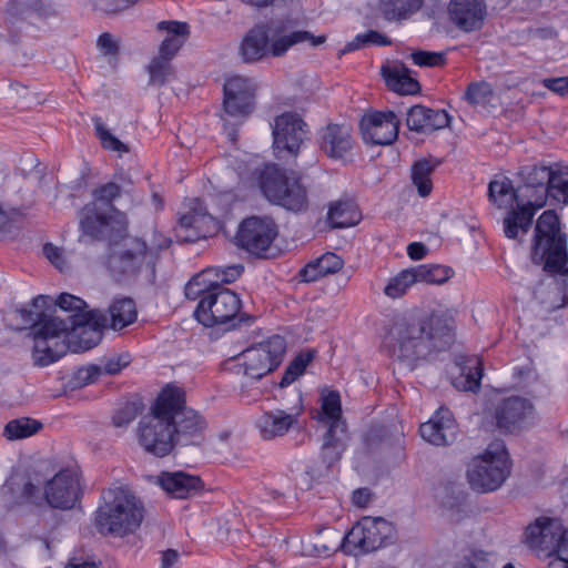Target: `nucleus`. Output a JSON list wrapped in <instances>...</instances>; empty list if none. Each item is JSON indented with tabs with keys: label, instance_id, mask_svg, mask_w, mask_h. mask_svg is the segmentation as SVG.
Masks as SVG:
<instances>
[{
	"label": "nucleus",
	"instance_id": "obj_29",
	"mask_svg": "<svg viewBox=\"0 0 568 568\" xmlns=\"http://www.w3.org/2000/svg\"><path fill=\"white\" fill-rule=\"evenodd\" d=\"M214 219L207 213L189 212L179 220L178 239L181 242L194 243L206 239L212 233Z\"/></svg>",
	"mask_w": 568,
	"mask_h": 568
},
{
	"label": "nucleus",
	"instance_id": "obj_30",
	"mask_svg": "<svg viewBox=\"0 0 568 568\" xmlns=\"http://www.w3.org/2000/svg\"><path fill=\"white\" fill-rule=\"evenodd\" d=\"M271 203L295 213L306 211L308 196L306 187L301 183V178L293 173Z\"/></svg>",
	"mask_w": 568,
	"mask_h": 568
},
{
	"label": "nucleus",
	"instance_id": "obj_51",
	"mask_svg": "<svg viewBox=\"0 0 568 568\" xmlns=\"http://www.w3.org/2000/svg\"><path fill=\"white\" fill-rule=\"evenodd\" d=\"M494 95L490 83L486 81L470 82L463 95V99L470 105H485Z\"/></svg>",
	"mask_w": 568,
	"mask_h": 568
},
{
	"label": "nucleus",
	"instance_id": "obj_28",
	"mask_svg": "<svg viewBox=\"0 0 568 568\" xmlns=\"http://www.w3.org/2000/svg\"><path fill=\"white\" fill-rule=\"evenodd\" d=\"M450 116L445 110H434L420 104L409 108L406 125L417 133H432L449 125Z\"/></svg>",
	"mask_w": 568,
	"mask_h": 568
},
{
	"label": "nucleus",
	"instance_id": "obj_42",
	"mask_svg": "<svg viewBox=\"0 0 568 568\" xmlns=\"http://www.w3.org/2000/svg\"><path fill=\"white\" fill-rule=\"evenodd\" d=\"M435 168L436 164H433L427 159L418 160L412 165V182L416 186L418 195L422 197H426L432 193L433 182L430 176Z\"/></svg>",
	"mask_w": 568,
	"mask_h": 568
},
{
	"label": "nucleus",
	"instance_id": "obj_21",
	"mask_svg": "<svg viewBox=\"0 0 568 568\" xmlns=\"http://www.w3.org/2000/svg\"><path fill=\"white\" fill-rule=\"evenodd\" d=\"M347 429H338V426L327 428L320 450L321 465L310 466L306 473L312 477L327 475L331 468L341 460L347 447Z\"/></svg>",
	"mask_w": 568,
	"mask_h": 568
},
{
	"label": "nucleus",
	"instance_id": "obj_34",
	"mask_svg": "<svg viewBox=\"0 0 568 568\" xmlns=\"http://www.w3.org/2000/svg\"><path fill=\"white\" fill-rule=\"evenodd\" d=\"M344 265V261L333 252H326L322 256L312 260L298 272L302 282L311 283L328 274L337 273Z\"/></svg>",
	"mask_w": 568,
	"mask_h": 568
},
{
	"label": "nucleus",
	"instance_id": "obj_35",
	"mask_svg": "<svg viewBox=\"0 0 568 568\" xmlns=\"http://www.w3.org/2000/svg\"><path fill=\"white\" fill-rule=\"evenodd\" d=\"M158 29L168 32L166 38L160 44L159 55L172 60L190 33L189 24L180 21H161L158 23Z\"/></svg>",
	"mask_w": 568,
	"mask_h": 568
},
{
	"label": "nucleus",
	"instance_id": "obj_17",
	"mask_svg": "<svg viewBox=\"0 0 568 568\" xmlns=\"http://www.w3.org/2000/svg\"><path fill=\"white\" fill-rule=\"evenodd\" d=\"M272 134L277 159L296 158L306 139L307 124L298 114L284 112L275 118Z\"/></svg>",
	"mask_w": 568,
	"mask_h": 568
},
{
	"label": "nucleus",
	"instance_id": "obj_4",
	"mask_svg": "<svg viewBox=\"0 0 568 568\" xmlns=\"http://www.w3.org/2000/svg\"><path fill=\"white\" fill-rule=\"evenodd\" d=\"M552 165L529 164L520 168L518 175L521 180L519 194L525 199V206L510 210L504 217L505 236L511 240L519 233L526 234L531 227L537 210L544 207L549 197V178Z\"/></svg>",
	"mask_w": 568,
	"mask_h": 568
},
{
	"label": "nucleus",
	"instance_id": "obj_52",
	"mask_svg": "<svg viewBox=\"0 0 568 568\" xmlns=\"http://www.w3.org/2000/svg\"><path fill=\"white\" fill-rule=\"evenodd\" d=\"M92 122L94 125L95 134L100 140V143L103 149L115 151L119 153H128L130 152L129 146L121 142L116 136H114L104 125L102 119L100 116H93Z\"/></svg>",
	"mask_w": 568,
	"mask_h": 568
},
{
	"label": "nucleus",
	"instance_id": "obj_39",
	"mask_svg": "<svg viewBox=\"0 0 568 568\" xmlns=\"http://www.w3.org/2000/svg\"><path fill=\"white\" fill-rule=\"evenodd\" d=\"M318 422L327 425V428L338 426V429H347V424L342 417V402L338 390H328L322 394Z\"/></svg>",
	"mask_w": 568,
	"mask_h": 568
},
{
	"label": "nucleus",
	"instance_id": "obj_44",
	"mask_svg": "<svg viewBox=\"0 0 568 568\" xmlns=\"http://www.w3.org/2000/svg\"><path fill=\"white\" fill-rule=\"evenodd\" d=\"M548 189L549 197L558 203L568 204V165L552 164Z\"/></svg>",
	"mask_w": 568,
	"mask_h": 568
},
{
	"label": "nucleus",
	"instance_id": "obj_9",
	"mask_svg": "<svg viewBox=\"0 0 568 568\" xmlns=\"http://www.w3.org/2000/svg\"><path fill=\"white\" fill-rule=\"evenodd\" d=\"M170 399H174L166 393H159L151 406V418L142 419L138 428L139 444L144 450L155 457H165L170 455L175 446L172 433V423L169 420V412L166 405Z\"/></svg>",
	"mask_w": 568,
	"mask_h": 568
},
{
	"label": "nucleus",
	"instance_id": "obj_25",
	"mask_svg": "<svg viewBox=\"0 0 568 568\" xmlns=\"http://www.w3.org/2000/svg\"><path fill=\"white\" fill-rule=\"evenodd\" d=\"M448 13L460 30L471 32L483 27L486 4L484 0H450Z\"/></svg>",
	"mask_w": 568,
	"mask_h": 568
},
{
	"label": "nucleus",
	"instance_id": "obj_37",
	"mask_svg": "<svg viewBox=\"0 0 568 568\" xmlns=\"http://www.w3.org/2000/svg\"><path fill=\"white\" fill-rule=\"evenodd\" d=\"M459 374L453 378L456 389L476 393L480 388L483 363L478 357H465L458 363Z\"/></svg>",
	"mask_w": 568,
	"mask_h": 568
},
{
	"label": "nucleus",
	"instance_id": "obj_38",
	"mask_svg": "<svg viewBox=\"0 0 568 568\" xmlns=\"http://www.w3.org/2000/svg\"><path fill=\"white\" fill-rule=\"evenodd\" d=\"M361 220L358 206L352 200H339L331 203L327 223L334 229H344L357 224Z\"/></svg>",
	"mask_w": 568,
	"mask_h": 568
},
{
	"label": "nucleus",
	"instance_id": "obj_22",
	"mask_svg": "<svg viewBox=\"0 0 568 568\" xmlns=\"http://www.w3.org/2000/svg\"><path fill=\"white\" fill-rule=\"evenodd\" d=\"M298 405L291 413L283 409L265 412L256 420V426L263 439L270 440L284 436L290 429L298 426V417L303 412L302 395L297 394Z\"/></svg>",
	"mask_w": 568,
	"mask_h": 568
},
{
	"label": "nucleus",
	"instance_id": "obj_15",
	"mask_svg": "<svg viewBox=\"0 0 568 568\" xmlns=\"http://www.w3.org/2000/svg\"><path fill=\"white\" fill-rule=\"evenodd\" d=\"M277 235L278 227L273 219L250 216L240 223L234 244L253 256L265 258Z\"/></svg>",
	"mask_w": 568,
	"mask_h": 568
},
{
	"label": "nucleus",
	"instance_id": "obj_61",
	"mask_svg": "<svg viewBox=\"0 0 568 568\" xmlns=\"http://www.w3.org/2000/svg\"><path fill=\"white\" fill-rule=\"evenodd\" d=\"M126 365H129L128 356H111L104 361L103 365H101L102 374L115 375Z\"/></svg>",
	"mask_w": 568,
	"mask_h": 568
},
{
	"label": "nucleus",
	"instance_id": "obj_24",
	"mask_svg": "<svg viewBox=\"0 0 568 568\" xmlns=\"http://www.w3.org/2000/svg\"><path fill=\"white\" fill-rule=\"evenodd\" d=\"M321 151L329 159L344 160L354 146L349 126L331 123L318 132Z\"/></svg>",
	"mask_w": 568,
	"mask_h": 568
},
{
	"label": "nucleus",
	"instance_id": "obj_14",
	"mask_svg": "<svg viewBox=\"0 0 568 568\" xmlns=\"http://www.w3.org/2000/svg\"><path fill=\"white\" fill-rule=\"evenodd\" d=\"M286 352V341L280 335H273L242 352L239 364L243 375L253 381H260L275 371L282 363Z\"/></svg>",
	"mask_w": 568,
	"mask_h": 568
},
{
	"label": "nucleus",
	"instance_id": "obj_31",
	"mask_svg": "<svg viewBox=\"0 0 568 568\" xmlns=\"http://www.w3.org/2000/svg\"><path fill=\"white\" fill-rule=\"evenodd\" d=\"M488 200L498 209L520 210V206L526 204L525 199L519 194V186L515 189L511 180L507 176L489 182Z\"/></svg>",
	"mask_w": 568,
	"mask_h": 568
},
{
	"label": "nucleus",
	"instance_id": "obj_47",
	"mask_svg": "<svg viewBox=\"0 0 568 568\" xmlns=\"http://www.w3.org/2000/svg\"><path fill=\"white\" fill-rule=\"evenodd\" d=\"M212 270H205L194 275L185 285V296L187 300H200L206 297L212 287L220 286L217 281L211 280Z\"/></svg>",
	"mask_w": 568,
	"mask_h": 568
},
{
	"label": "nucleus",
	"instance_id": "obj_63",
	"mask_svg": "<svg viewBox=\"0 0 568 568\" xmlns=\"http://www.w3.org/2000/svg\"><path fill=\"white\" fill-rule=\"evenodd\" d=\"M542 85L560 95L568 93V77L547 78L541 81Z\"/></svg>",
	"mask_w": 568,
	"mask_h": 568
},
{
	"label": "nucleus",
	"instance_id": "obj_32",
	"mask_svg": "<svg viewBox=\"0 0 568 568\" xmlns=\"http://www.w3.org/2000/svg\"><path fill=\"white\" fill-rule=\"evenodd\" d=\"M386 85L399 94H415L420 90L419 82L410 75V70L402 62L385 64L381 69Z\"/></svg>",
	"mask_w": 568,
	"mask_h": 568
},
{
	"label": "nucleus",
	"instance_id": "obj_3",
	"mask_svg": "<svg viewBox=\"0 0 568 568\" xmlns=\"http://www.w3.org/2000/svg\"><path fill=\"white\" fill-rule=\"evenodd\" d=\"M531 262L555 277L561 294V306L568 304V250L567 234L561 231L557 213L548 210L538 217L530 253Z\"/></svg>",
	"mask_w": 568,
	"mask_h": 568
},
{
	"label": "nucleus",
	"instance_id": "obj_1",
	"mask_svg": "<svg viewBox=\"0 0 568 568\" xmlns=\"http://www.w3.org/2000/svg\"><path fill=\"white\" fill-rule=\"evenodd\" d=\"M455 321L447 312H433L424 320L394 317L384 338L389 355L412 368L432 353L443 352L454 341Z\"/></svg>",
	"mask_w": 568,
	"mask_h": 568
},
{
	"label": "nucleus",
	"instance_id": "obj_33",
	"mask_svg": "<svg viewBox=\"0 0 568 568\" xmlns=\"http://www.w3.org/2000/svg\"><path fill=\"white\" fill-rule=\"evenodd\" d=\"M253 175L261 192L270 202H272L278 191L285 186L286 181L291 178L286 174L284 169L274 163H267L262 168L255 169Z\"/></svg>",
	"mask_w": 568,
	"mask_h": 568
},
{
	"label": "nucleus",
	"instance_id": "obj_19",
	"mask_svg": "<svg viewBox=\"0 0 568 568\" xmlns=\"http://www.w3.org/2000/svg\"><path fill=\"white\" fill-rule=\"evenodd\" d=\"M47 504L55 509H72L81 497L80 481L72 470L62 469L44 485Z\"/></svg>",
	"mask_w": 568,
	"mask_h": 568
},
{
	"label": "nucleus",
	"instance_id": "obj_5",
	"mask_svg": "<svg viewBox=\"0 0 568 568\" xmlns=\"http://www.w3.org/2000/svg\"><path fill=\"white\" fill-rule=\"evenodd\" d=\"M101 499L94 514V526L101 535L124 537L141 526L144 506L130 490L109 488L102 491Z\"/></svg>",
	"mask_w": 568,
	"mask_h": 568
},
{
	"label": "nucleus",
	"instance_id": "obj_27",
	"mask_svg": "<svg viewBox=\"0 0 568 568\" xmlns=\"http://www.w3.org/2000/svg\"><path fill=\"white\" fill-rule=\"evenodd\" d=\"M270 54V27L258 23L252 27L243 37L239 55L245 63H256Z\"/></svg>",
	"mask_w": 568,
	"mask_h": 568
},
{
	"label": "nucleus",
	"instance_id": "obj_55",
	"mask_svg": "<svg viewBox=\"0 0 568 568\" xmlns=\"http://www.w3.org/2000/svg\"><path fill=\"white\" fill-rule=\"evenodd\" d=\"M171 60L155 57L149 65L150 81L153 84L163 85L166 82L168 75L171 72Z\"/></svg>",
	"mask_w": 568,
	"mask_h": 568
},
{
	"label": "nucleus",
	"instance_id": "obj_53",
	"mask_svg": "<svg viewBox=\"0 0 568 568\" xmlns=\"http://www.w3.org/2000/svg\"><path fill=\"white\" fill-rule=\"evenodd\" d=\"M311 37V33L307 31H294L288 36L281 37L270 42V53L273 57L283 55L292 45L296 43H301L306 41L307 38Z\"/></svg>",
	"mask_w": 568,
	"mask_h": 568
},
{
	"label": "nucleus",
	"instance_id": "obj_49",
	"mask_svg": "<svg viewBox=\"0 0 568 568\" xmlns=\"http://www.w3.org/2000/svg\"><path fill=\"white\" fill-rule=\"evenodd\" d=\"M418 283L414 267L400 271L394 277H390L384 288L385 295L397 298L406 294L408 288Z\"/></svg>",
	"mask_w": 568,
	"mask_h": 568
},
{
	"label": "nucleus",
	"instance_id": "obj_62",
	"mask_svg": "<svg viewBox=\"0 0 568 568\" xmlns=\"http://www.w3.org/2000/svg\"><path fill=\"white\" fill-rule=\"evenodd\" d=\"M557 556L550 559L547 568H568V544L561 538L557 542Z\"/></svg>",
	"mask_w": 568,
	"mask_h": 568
},
{
	"label": "nucleus",
	"instance_id": "obj_20",
	"mask_svg": "<svg viewBox=\"0 0 568 568\" xmlns=\"http://www.w3.org/2000/svg\"><path fill=\"white\" fill-rule=\"evenodd\" d=\"M253 79L242 75L229 78L223 87L225 112L231 116H246L252 112L255 98Z\"/></svg>",
	"mask_w": 568,
	"mask_h": 568
},
{
	"label": "nucleus",
	"instance_id": "obj_58",
	"mask_svg": "<svg viewBox=\"0 0 568 568\" xmlns=\"http://www.w3.org/2000/svg\"><path fill=\"white\" fill-rule=\"evenodd\" d=\"M93 9L104 14H116L133 4L138 0H91Z\"/></svg>",
	"mask_w": 568,
	"mask_h": 568
},
{
	"label": "nucleus",
	"instance_id": "obj_8",
	"mask_svg": "<svg viewBox=\"0 0 568 568\" xmlns=\"http://www.w3.org/2000/svg\"><path fill=\"white\" fill-rule=\"evenodd\" d=\"M160 393H166L170 399L166 406L169 420L172 423V433L176 447L200 446L205 440L207 429L206 419L193 408L186 406L185 390L174 384L165 385Z\"/></svg>",
	"mask_w": 568,
	"mask_h": 568
},
{
	"label": "nucleus",
	"instance_id": "obj_16",
	"mask_svg": "<svg viewBox=\"0 0 568 568\" xmlns=\"http://www.w3.org/2000/svg\"><path fill=\"white\" fill-rule=\"evenodd\" d=\"M491 416L500 433L517 434L532 425L535 407L528 398L514 395L496 403Z\"/></svg>",
	"mask_w": 568,
	"mask_h": 568
},
{
	"label": "nucleus",
	"instance_id": "obj_54",
	"mask_svg": "<svg viewBox=\"0 0 568 568\" xmlns=\"http://www.w3.org/2000/svg\"><path fill=\"white\" fill-rule=\"evenodd\" d=\"M410 58L414 64L418 67L436 68L444 67L447 63L445 52L417 50L410 54Z\"/></svg>",
	"mask_w": 568,
	"mask_h": 568
},
{
	"label": "nucleus",
	"instance_id": "obj_59",
	"mask_svg": "<svg viewBox=\"0 0 568 568\" xmlns=\"http://www.w3.org/2000/svg\"><path fill=\"white\" fill-rule=\"evenodd\" d=\"M102 375L101 365L91 364L74 373L75 384L80 387L94 383Z\"/></svg>",
	"mask_w": 568,
	"mask_h": 568
},
{
	"label": "nucleus",
	"instance_id": "obj_13",
	"mask_svg": "<svg viewBox=\"0 0 568 568\" xmlns=\"http://www.w3.org/2000/svg\"><path fill=\"white\" fill-rule=\"evenodd\" d=\"M493 445L469 465L468 481L476 491H494L501 486L510 474L509 455L504 444Z\"/></svg>",
	"mask_w": 568,
	"mask_h": 568
},
{
	"label": "nucleus",
	"instance_id": "obj_36",
	"mask_svg": "<svg viewBox=\"0 0 568 568\" xmlns=\"http://www.w3.org/2000/svg\"><path fill=\"white\" fill-rule=\"evenodd\" d=\"M552 523L549 518H538L534 524H530L525 531L526 542L532 549L548 550L550 548H557V542L565 539L564 535H560L555 539V535L551 531Z\"/></svg>",
	"mask_w": 568,
	"mask_h": 568
},
{
	"label": "nucleus",
	"instance_id": "obj_23",
	"mask_svg": "<svg viewBox=\"0 0 568 568\" xmlns=\"http://www.w3.org/2000/svg\"><path fill=\"white\" fill-rule=\"evenodd\" d=\"M458 426L448 408H439L419 426L422 438L435 446H447L457 438Z\"/></svg>",
	"mask_w": 568,
	"mask_h": 568
},
{
	"label": "nucleus",
	"instance_id": "obj_50",
	"mask_svg": "<svg viewBox=\"0 0 568 568\" xmlns=\"http://www.w3.org/2000/svg\"><path fill=\"white\" fill-rule=\"evenodd\" d=\"M143 408L144 405L140 398L129 399L121 404L120 407L114 412L112 416V424L115 427L128 426L136 418L139 414L142 413Z\"/></svg>",
	"mask_w": 568,
	"mask_h": 568
},
{
	"label": "nucleus",
	"instance_id": "obj_26",
	"mask_svg": "<svg viewBox=\"0 0 568 568\" xmlns=\"http://www.w3.org/2000/svg\"><path fill=\"white\" fill-rule=\"evenodd\" d=\"M160 487L173 498H191L204 490L200 476L185 471H162L158 476Z\"/></svg>",
	"mask_w": 568,
	"mask_h": 568
},
{
	"label": "nucleus",
	"instance_id": "obj_64",
	"mask_svg": "<svg viewBox=\"0 0 568 568\" xmlns=\"http://www.w3.org/2000/svg\"><path fill=\"white\" fill-rule=\"evenodd\" d=\"M21 497L32 505H40L42 503L41 490L32 481H27L21 490Z\"/></svg>",
	"mask_w": 568,
	"mask_h": 568
},
{
	"label": "nucleus",
	"instance_id": "obj_46",
	"mask_svg": "<svg viewBox=\"0 0 568 568\" xmlns=\"http://www.w3.org/2000/svg\"><path fill=\"white\" fill-rule=\"evenodd\" d=\"M315 349L300 352L286 367L280 382V387L284 388L295 382L300 376H302L305 373L306 367L315 358Z\"/></svg>",
	"mask_w": 568,
	"mask_h": 568
},
{
	"label": "nucleus",
	"instance_id": "obj_10",
	"mask_svg": "<svg viewBox=\"0 0 568 568\" xmlns=\"http://www.w3.org/2000/svg\"><path fill=\"white\" fill-rule=\"evenodd\" d=\"M158 253L138 236H126L121 244L108 251L106 267L113 275L136 276L145 266L155 278Z\"/></svg>",
	"mask_w": 568,
	"mask_h": 568
},
{
	"label": "nucleus",
	"instance_id": "obj_18",
	"mask_svg": "<svg viewBox=\"0 0 568 568\" xmlns=\"http://www.w3.org/2000/svg\"><path fill=\"white\" fill-rule=\"evenodd\" d=\"M400 120L393 111H373L359 122L363 140L376 145L393 144L398 138Z\"/></svg>",
	"mask_w": 568,
	"mask_h": 568
},
{
	"label": "nucleus",
	"instance_id": "obj_41",
	"mask_svg": "<svg viewBox=\"0 0 568 568\" xmlns=\"http://www.w3.org/2000/svg\"><path fill=\"white\" fill-rule=\"evenodd\" d=\"M122 189L114 182H108L92 191L93 201L87 205H94L97 211L120 212L114 206V201L121 196Z\"/></svg>",
	"mask_w": 568,
	"mask_h": 568
},
{
	"label": "nucleus",
	"instance_id": "obj_43",
	"mask_svg": "<svg viewBox=\"0 0 568 568\" xmlns=\"http://www.w3.org/2000/svg\"><path fill=\"white\" fill-rule=\"evenodd\" d=\"M423 0H379V9L387 20L405 19L419 10Z\"/></svg>",
	"mask_w": 568,
	"mask_h": 568
},
{
	"label": "nucleus",
	"instance_id": "obj_2",
	"mask_svg": "<svg viewBox=\"0 0 568 568\" xmlns=\"http://www.w3.org/2000/svg\"><path fill=\"white\" fill-rule=\"evenodd\" d=\"M87 308L88 305L82 298L61 293L57 300L49 295H38L28 306L16 310V315L22 323L18 329L30 328L31 331L30 335L34 342L32 348L34 365L48 366L67 354V346L62 342L55 343L52 349L48 346L49 333L52 331L51 324L69 323L71 315L98 312Z\"/></svg>",
	"mask_w": 568,
	"mask_h": 568
},
{
	"label": "nucleus",
	"instance_id": "obj_6",
	"mask_svg": "<svg viewBox=\"0 0 568 568\" xmlns=\"http://www.w3.org/2000/svg\"><path fill=\"white\" fill-rule=\"evenodd\" d=\"M240 296L222 285L212 287L206 297L199 301L194 317L206 327L224 326V331L251 326L255 317L241 313Z\"/></svg>",
	"mask_w": 568,
	"mask_h": 568
},
{
	"label": "nucleus",
	"instance_id": "obj_7",
	"mask_svg": "<svg viewBox=\"0 0 568 568\" xmlns=\"http://www.w3.org/2000/svg\"><path fill=\"white\" fill-rule=\"evenodd\" d=\"M106 326V315L99 312L71 315L69 323L51 324L52 331L47 344L52 349L55 343L62 342L67 346V353H83L102 341V329Z\"/></svg>",
	"mask_w": 568,
	"mask_h": 568
},
{
	"label": "nucleus",
	"instance_id": "obj_56",
	"mask_svg": "<svg viewBox=\"0 0 568 568\" xmlns=\"http://www.w3.org/2000/svg\"><path fill=\"white\" fill-rule=\"evenodd\" d=\"M31 0H9L6 3V14L10 22L23 21L32 16Z\"/></svg>",
	"mask_w": 568,
	"mask_h": 568
},
{
	"label": "nucleus",
	"instance_id": "obj_57",
	"mask_svg": "<svg viewBox=\"0 0 568 568\" xmlns=\"http://www.w3.org/2000/svg\"><path fill=\"white\" fill-rule=\"evenodd\" d=\"M464 568H493L494 554L481 549H471L468 555L464 557Z\"/></svg>",
	"mask_w": 568,
	"mask_h": 568
},
{
	"label": "nucleus",
	"instance_id": "obj_60",
	"mask_svg": "<svg viewBox=\"0 0 568 568\" xmlns=\"http://www.w3.org/2000/svg\"><path fill=\"white\" fill-rule=\"evenodd\" d=\"M244 272V266L242 264H233L222 268L216 270V280L220 285L230 284L235 282Z\"/></svg>",
	"mask_w": 568,
	"mask_h": 568
},
{
	"label": "nucleus",
	"instance_id": "obj_12",
	"mask_svg": "<svg viewBox=\"0 0 568 568\" xmlns=\"http://www.w3.org/2000/svg\"><path fill=\"white\" fill-rule=\"evenodd\" d=\"M394 534V526L386 519L363 517L344 536L341 548L346 555L367 554L392 542Z\"/></svg>",
	"mask_w": 568,
	"mask_h": 568
},
{
	"label": "nucleus",
	"instance_id": "obj_40",
	"mask_svg": "<svg viewBox=\"0 0 568 568\" xmlns=\"http://www.w3.org/2000/svg\"><path fill=\"white\" fill-rule=\"evenodd\" d=\"M111 327L122 329L136 320L135 303L130 297L115 298L109 307Z\"/></svg>",
	"mask_w": 568,
	"mask_h": 568
},
{
	"label": "nucleus",
	"instance_id": "obj_48",
	"mask_svg": "<svg viewBox=\"0 0 568 568\" xmlns=\"http://www.w3.org/2000/svg\"><path fill=\"white\" fill-rule=\"evenodd\" d=\"M418 283L443 284L454 274L448 266L440 264H422L414 266Z\"/></svg>",
	"mask_w": 568,
	"mask_h": 568
},
{
	"label": "nucleus",
	"instance_id": "obj_11",
	"mask_svg": "<svg viewBox=\"0 0 568 568\" xmlns=\"http://www.w3.org/2000/svg\"><path fill=\"white\" fill-rule=\"evenodd\" d=\"M81 236L91 242H103L108 251L121 244L129 235V222L122 212L97 211L94 205H84L80 216Z\"/></svg>",
	"mask_w": 568,
	"mask_h": 568
},
{
	"label": "nucleus",
	"instance_id": "obj_45",
	"mask_svg": "<svg viewBox=\"0 0 568 568\" xmlns=\"http://www.w3.org/2000/svg\"><path fill=\"white\" fill-rule=\"evenodd\" d=\"M41 422L30 418L21 417L9 420L3 429V436L8 440H17L33 436L42 429Z\"/></svg>",
	"mask_w": 568,
	"mask_h": 568
}]
</instances>
